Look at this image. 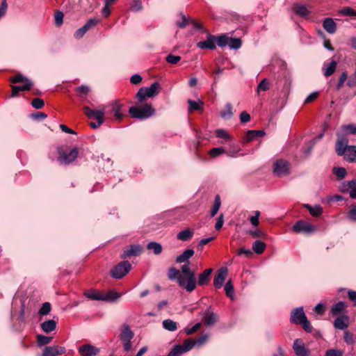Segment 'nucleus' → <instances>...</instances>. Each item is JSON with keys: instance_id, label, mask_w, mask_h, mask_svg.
Segmentation results:
<instances>
[{"instance_id": "obj_1", "label": "nucleus", "mask_w": 356, "mask_h": 356, "mask_svg": "<svg viewBox=\"0 0 356 356\" xmlns=\"http://www.w3.org/2000/svg\"><path fill=\"white\" fill-rule=\"evenodd\" d=\"M129 113L134 118L144 120L152 116L154 113V109L150 104H145L143 106L130 107Z\"/></svg>"}, {"instance_id": "obj_2", "label": "nucleus", "mask_w": 356, "mask_h": 356, "mask_svg": "<svg viewBox=\"0 0 356 356\" xmlns=\"http://www.w3.org/2000/svg\"><path fill=\"white\" fill-rule=\"evenodd\" d=\"M291 321L296 324H300L307 332L312 331V327L307 320L303 311V307H298L293 309L291 314Z\"/></svg>"}, {"instance_id": "obj_3", "label": "nucleus", "mask_w": 356, "mask_h": 356, "mask_svg": "<svg viewBox=\"0 0 356 356\" xmlns=\"http://www.w3.org/2000/svg\"><path fill=\"white\" fill-rule=\"evenodd\" d=\"M10 81L13 83H22V86H13L11 97H16L19 92L29 90L33 86L32 81L22 74H17L10 79Z\"/></svg>"}, {"instance_id": "obj_4", "label": "nucleus", "mask_w": 356, "mask_h": 356, "mask_svg": "<svg viewBox=\"0 0 356 356\" xmlns=\"http://www.w3.org/2000/svg\"><path fill=\"white\" fill-rule=\"evenodd\" d=\"M134 337V332L127 324H124L120 328V339L122 341L123 349L125 352H129L133 348L131 339Z\"/></svg>"}, {"instance_id": "obj_5", "label": "nucleus", "mask_w": 356, "mask_h": 356, "mask_svg": "<svg viewBox=\"0 0 356 356\" xmlns=\"http://www.w3.org/2000/svg\"><path fill=\"white\" fill-rule=\"evenodd\" d=\"M83 111L85 115L90 119H95L99 121H104V115L108 114L107 106L101 105L97 110L91 109L88 106H83Z\"/></svg>"}, {"instance_id": "obj_6", "label": "nucleus", "mask_w": 356, "mask_h": 356, "mask_svg": "<svg viewBox=\"0 0 356 356\" xmlns=\"http://www.w3.org/2000/svg\"><path fill=\"white\" fill-rule=\"evenodd\" d=\"M131 269V264L128 261L118 263L111 270V275L115 279H122Z\"/></svg>"}, {"instance_id": "obj_7", "label": "nucleus", "mask_w": 356, "mask_h": 356, "mask_svg": "<svg viewBox=\"0 0 356 356\" xmlns=\"http://www.w3.org/2000/svg\"><path fill=\"white\" fill-rule=\"evenodd\" d=\"M337 140L335 145V152L338 156H343L348 149V139L346 136L337 131Z\"/></svg>"}, {"instance_id": "obj_8", "label": "nucleus", "mask_w": 356, "mask_h": 356, "mask_svg": "<svg viewBox=\"0 0 356 356\" xmlns=\"http://www.w3.org/2000/svg\"><path fill=\"white\" fill-rule=\"evenodd\" d=\"M181 270L182 275H186L188 278V283L186 286V291L189 292L193 291L195 288V278L194 273L191 271L189 268V264L186 263L184 264L181 266Z\"/></svg>"}, {"instance_id": "obj_9", "label": "nucleus", "mask_w": 356, "mask_h": 356, "mask_svg": "<svg viewBox=\"0 0 356 356\" xmlns=\"http://www.w3.org/2000/svg\"><path fill=\"white\" fill-rule=\"evenodd\" d=\"M79 150L77 147H73L68 153L58 150V161L61 163L69 164L74 161L78 156Z\"/></svg>"}, {"instance_id": "obj_10", "label": "nucleus", "mask_w": 356, "mask_h": 356, "mask_svg": "<svg viewBox=\"0 0 356 356\" xmlns=\"http://www.w3.org/2000/svg\"><path fill=\"white\" fill-rule=\"evenodd\" d=\"M273 172L278 177H282L289 175V162L283 159L277 160L274 163Z\"/></svg>"}, {"instance_id": "obj_11", "label": "nucleus", "mask_w": 356, "mask_h": 356, "mask_svg": "<svg viewBox=\"0 0 356 356\" xmlns=\"http://www.w3.org/2000/svg\"><path fill=\"white\" fill-rule=\"evenodd\" d=\"M143 247L138 244L131 245L124 248L122 253L120 255L121 259H127L131 257H136L141 254Z\"/></svg>"}, {"instance_id": "obj_12", "label": "nucleus", "mask_w": 356, "mask_h": 356, "mask_svg": "<svg viewBox=\"0 0 356 356\" xmlns=\"http://www.w3.org/2000/svg\"><path fill=\"white\" fill-rule=\"evenodd\" d=\"M179 19L176 20V25L181 28L184 29L186 26L188 24H192L193 28L195 29H200V25L197 22L191 19L189 17H187L186 15H184L183 13H180L179 15Z\"/></svg>"}, {"instance_id": "obj_13", "label": "nucleus", "mask_w": 356, "mask_h": 356, "mask_svg": "<svg viewBox=\"0 0 356 356\" xmlns=\"http://www.w3.org/2000/svg\"><path fill=\"white\" fill-rule=\"evenodd\" d=\"M293 349L296 356H309L310 351L305 347V343L300 339H296L293 344Z\"/></svg>"}, {"instance_id": "obj_14", "label": "nucleus", "mask_w": 356, "mask_h": 356, "mask_svg": "<svg viewBox=\"0 0 356 356\" xmlns=\"http://www.w3.org/2000/svg\"><path fill=\"white\" fill-rule=\"evenodd\" d=\"M66 349L64 346H46L42 353V356H59L65 353Z\"/></svg>"}, {"instance_id": "obj_15", "label": "nucleus", "mask_w": 356, "mask_h": 356, "mask_svg": "<svg viewBox=\"0 0 356 356\" xmlns=\"http://www.w3.org/2000/svg\"><path fill=\"white\" fill-rule=\"evenodd\" d=\"M78 350L81 356H97L99 353V348L89 343L81 346Z\"/></svg>"}, {"instance_id": "obj_16", "label": "nucleus", "mask_w": 356, "mask_h": 356, "mask_svg": "<svg viewBox=\"0 0 356 356\" xmlns=\"http://www.w3.org/2000/svg\"><path fill=\"white\" fill-rule=\"evenodd\" d=\"M293 230L298 233L304 232L308 234L314 232L315 227L307 222L299 220L293 226Z\"/></svg>"}, {"instance_id": "obj_17", "label": "nucleus", "mask_w": 356, "mask_h": 356, "mask_svg": "<svg viewBox=\"0 0 356 356\" xmlns=\"http://www.w3.org/2000/svg\"><path fill=\"white\" fill-rule=\"evenodd\" d=\"M227 275V269L226 268H220L214 277L213 285L216 289H220Z\"/></svg>"}, {"instance_id": "obj_18", "label": "nucleus", "mask_w": 356, "mask_h": 356, "mask_svg": "<svg viewBox=\"0 0 356 356\" xmlns=\"http://www.w3.org/2000/svg\"><path fill=\"white\" fill-rule=\"evenodd\" d=\"M107 111L108 113H113L114 116L118 120H121L123 118V114L120 113L122 105L118 102H112L107 106Z\"/></svg>"}, {"instance_id": "obj_19", "label": "nucleus", "mask_w": 356, "mask_h": 356, "mask_svg": "<svg viewBox=\"0 0 356 356\" xmlns=\"http://www.w3.org/2000/svg\"><path fill=\"white\" fill-rule=\"evenodd\" d=\"M206 325L211 326L214 325L218 321L217 315L209 308L207 309L202 318Z\"/></svg>"}, {"instance_id": "obj_20", "label": "nucleus", "mask_w": 356, "mask_h": 356, "mask_svg": "<svg viewBox=\"0 0 356 356\" xmlns=\"http://www.w3.org/2000/svg\"><path fill=\"white\" fill-rule=\"evenodd\" d=\"M234 115V108L231 103L227 102L220 112V116L225 120L231 119Z\"/></svg>"}, {"instance_id": "obj_21", "label": "nucleus", "mask_w": 356, "mask_h": 356, "mask_svg": "<svg viewBox=\"0 0 356 356\" xmlns=\"http://www.w3.org/2000/svg\"><path fill=\"white\" fill-rule=\"evenodd\" d=\"M349 317L348 316H341L335 319L334 326L339 330H344L348 327Z\"/></svg>"}, {"instance_id": "obj_22", "label": "nucleus", "mask_w": 356, "mask_h": 356, "mask_svg": "<svg viewBox=\"0 0 356 356\" xmlns=\"http://www.w3.org/2000/svg\"><path fill=\"white\" fill-rule=\"evenodd\" d=\"M323 29L330 34H333L337 30V24L332 18H325L323 22Z\"/></svg>"}, {"instance_id": "obj_23", "label": "nucleus", "mask_w": 356, "mask_h": 356, "mask_svg": "<svg viewBox=\"0 0 356 356\" xmlns=\"http://www.w3.org/2000/svg\"><path fill=\"white\" fill-rule=\"evenodd\" d=\"M344 159L350 163L356 162V145H350L346 153L343 154Z\"/></svg>"}, {"instance_id": "obj_24", "label": "nucleus", "mask_w": 356, "mask_h": 356, "mask_svg": "<svg viewBox=\"0 0 356 356\" xmlns=\"http://www.w3.org/2000/svg\"><path fill=\"white\" fill-rule=\"evenodd\" d=\"M337 63L335 60H332L329 63H324L323 66V74L327 77L331 76L336 70Z\"/></svg>"}, {"instance_id": "obj_25", "label": "nucleus", "mask_w": 356, "mask_h": 356, "mask_svg": "<svg viewBox=\"0 0 356 356\" xmlns=\"http://www.w3.org/2000/svg\"><path fill=\"white\" fill-rule=\"evenodd\" d=\"M294 12L300 17H307L310 11L305 5L295 3L293 7Z\"/></svg>"}, {"instance_id": "obj_26", "label": "nucleus", "mask_w": 356, "mask_h": 356, "mask_svg": "<svg viewBox=\"0 0 356 356\" xmlns=\"http://www.w3.org/2000/svg\"><path fill=\"white\" fill-rule=\"evenodd\" d=\"M159 84L157 82L153 83L149 88L143 87L146 92V96L148 97H152L157 95L159 92Z\"/></svg>"}, {"instance_id": "obj_27", "label": "nucleus", "mask_w": 356, "mask_h": 356, "mask_svg": "<svg viewBox=\"0 0 356 356\" xmlns=\"http://www.w3.org/2000/svg\"><path fill=\"white\" fill-rule=\"evenodd\" d=\"M200 343V338L197 339H188L185 340L182 345H181L183 350L186 353L193 348L196 343Z\"/></svg>"}, {"instance_id": "obj_28", "label": "nucleus", "mask_w": 356, "mask_h": 356, "mask_svg": "<svg viewBox=\"0 0 356 356\" xmlns=\"http://www.w3.org/2000/svg\"><path fill=\"white\" fill-rule=\"evenodd\" d=\"M347 136L348 134L356 135V124H344L341 127V129L339 131Z\"/></svg>"}, {"instance_id": "obj_29", "label": "nucleus", "mask_w": 356, "mask_h": 356, "mask_svg": "<svg viewBox=\"0 0 356 356\" xmlns=\"http://www.w3.org/2000/svg\"><path fill=\"white\" fill-rule=\"evenodd\" d=\"M41 329L46 333H49L56 327V323L54 320H48L40 325Z\"/></svg>"}, {"instance_id": "obj_30", "label": "nucleus", "mask_w": 356, "mask_h": 356, "mask_svg": "<svg viewBox=\"0 0 356 356\" xmlns=\"http://www.w3.org/2000/svg\"><path fill=\"white\" fill-rule=\"evenodd\" d=\"M194 254V251L191 249L185 250L182 254L176 258L177 263L188 262V259Z\"/></svg>"}, {"instance_id": "obj_31", "label": "nucleus", "mask_w": 356, "mask_h": 356, "mask_svg": "<svg viewBox=\"0 0 356 356\" xmlns=\"http://www.w3.org/2000/svg\"><path fill=\"white\" fill-rule=\"evenodd\" d=\"M265 135V132L264 131H257V130H250L247 132L246 136L245 138V140L247 143H249L257 137H261Z\"/></svg>"}, {"instance_id": "obj_32", "label": "nucleus", "mask_w": 356, "mask_h": 356, "mask_svg": "<svg viewBox=\"0 0 356 356\" xmlns=\"http://www.w3.org/2000/svg\"><path fill=\"white\" fill-rule=\"evenodd\" d=\"M121 297V294L114 290L108 291L106 293L103 294V301L113 302Z\"/></svg>"}, {"instance_id": "obj_33", "label": "nucleus", "mask_w": 356, "mask_h": 356, "mask_svg": "<svg viewBox=\"0 0 356 356\" xmlns=\"http://www.w3.org/2000/svg\"><path fill=\"white\" fill-rule=\"evenodd\" d=\"M208 38L207 40L202 42V49L207 48L214 49L216 48V38L207 33Z\"/></svg>"}, {"instance_id": "obj_34", "label": "nucleus", "mask_w": 356, "mask_h": 356, "mask_svg": "<svg viewBox=\"0 0 356 356\" xmlns=\"http://www.w3.org/2000/svg\"><path fill=\"white\" fill-rule=\"evenodd\" d=\"M84 295L89 299L95 300H102L103 293L95 290H89L84 293Z\"/></svg>"}, {"instance_id": "obj_35", "label": "nucleus", "mask_w": 356, "mask_h": 356, "mask_svg": "<svg viewBox=\"0 0 356 356\" xmlns=\"http://www.w3.org/2000/svg\"><path fill=\"white\" fill-rule=\"evenodd\" d=\"M77 92V95L81 100H84L87 96V95L90 92V89L89 86L86 85H82L75 89Z\"/></svg>"}, {"instance_id": "obj_36", "label": "nucleus", "mask_w": 356, "mask_h": 356, "mask_svg": "<svg viewBox=\"0 0 356 356\" xmlns=\"http://www.w3.org/2000/svg\"><path fill=\"white\" fill-rule=\"evenodd\" d=\"M305 207L307 209L312 216L315 217L319 216L323 212V209L320 205L312 207L309 204H305Z\"/></svg>"}, {"instance_id": "obj_37", "label": "nucleus", "mask_w": 356, "mask_h": 356, "mask_svg": "<svg viewBox=\"0 0 356 356\" xmlns=\"http://www.w3.org/2000/svg\"><path fill=\"white\" fill-rule=\"evenodd\" d=\"M147 248L149 250H152L155 254H159L162 252V246L157 242H150L147 245Z\"/></svg>"}, {"instance_id": "obj_38", "label": "nucleus", "mask_w": 356, "mask_h": 356, "mask_svg": "<svg viewBox=\"0 0 356 356\" xmlns=\"http://www.w3.org/2000/svg\"><path fill=\"white\" fill-rule=\"evenodd\" d=\"M193 234V233L191 229H187L178 233L177 238L179 240L186 241L192 238Z\"/></svg>"}, {"instance_id": "obj_39", "label": "nucleus", "mask_w": 356, "mask_h": 356, "mask_svg": "<svg viewBox=\"0 0 356 356\" xmlns=\"http://www.w3.org/2000/svg\"><path fill=\"white\" fill-rule=\"evenodd\" d=\"M163 327L170 332L175 331L177 329V323L171 319L164 320L162 323Z\"/></svg>"}, {"instance_id": "obj_40", "label": "nucleus", "mask_w": 356, "mask_h": 356, "mask_svg": "<svg viewBox=\"0 0 356 356\" xmlns=\"http://www.w3.org/2000/svg\"><path fill=\"white\" fill-rule=\"evenodd\" d=\"M266 248V244L261 241L257 240L252 244V250L257 254H261Z\"/></svg>"}, {"instance_id": "obj_41", "label": "nucleus", "mask_w": 356, "mask_h": 356, "mask_svg": "<svg viewBox=\"0 0 356 356\" xmlns=\"http://www.w3.org/2000/svg\"><path fill=\"white\" fill-rule=\"evenodd\" d=\"M346 304L343 302H339L338 303L333 305L331 312L333 315H338L341 314L345 309Z\"/></svg>"}, {"instance_id": "obj_42", "label": "nucleus", "mask_w": 356, "mask_h": 356, "mask_svg": "<svg viewBox=\"0 0 356 356\" xmlns=\"http://www.w3.org/2000/svg\"><path fill=\"white\" fill-rule=\"evenodd\" d=\"M270 88V82L267 79H264L258 84L257 88V94H259L261 91H267Z\"/></svg>"}, {"instance_id": "obj_43", "label": "nucleus", "mask_w": 356, "mask_h": 356, "mask_svg": "<svg viewBox=\"0 0 356 356\" xmlns=\"http://www.w3.org/2000/svg\"><path fill=\"white\" fill-rule=\"evenodd\" d=\"M227 45L232 49H238L241 46V40L239 38H232L229 37Z\"/></svg>"}, {"instance_id": "obj_44", "label": "nucleus", "mask_w": 356, "mask_h": 356, "mask_svg": "<svg viewBox=\"0 0 356 356\" xmlns=\"http://www.w3.org/2000/svg\"><path fill=\"white\" fill-rule=\"evenodd\" d=\"M216 135L218 138H222L223 140L221 142L222 143L225 141H228L231 140V136L227 134V132L222 129H217L216 131Z\"/></svg>"}, {"instance_id": "obj_45", "label": "nucleus", "mask_w": 356, "mask_h": 356, "mask_svg": "<svg viewBox=\"0 0 356 356\" xmlns=\"http://www.w3.org/2000/svg\"><path fill=\"white\" fill-rule=\"evenodd\" d=\"M221 205L220 197L219 195H216L215 197V201L213 208L211 211V216L213 217L218 211Z\"/></svg>"}, {"instance_id": "obj_46", "label": "nucleus", "mask_w": 356, "mask_h": 356, "mask_svg": "<svg viewBox=\"0 0 356 356\" xmlns=\"http://www.w3.org/2000/svg\"><path fill=\"white\" fill-rule=\"evenodd\" d=\"M185 353L180 344L175 345L167 356H181Z\"/></svg>"}, {"instance_id": "obj_47", "label": "nucleus", "mask_w": 356, "mask_h": 356, "mask_svg": "<svg viewBox=\"0 0 356 356\" xmlns=\"http://www.w3.org/2000/svg\"><path fill=\"white\" fill-rule=\"evenodd\" d=\"M185 353L180 344L175 345L167 356H181Z\"/></svg>"}, {"instance_id": "obj_48", "label": "nucleus", "mask_w": 356, "mask_h": 356, "mask_svg": "<svg viewBox=\"0 0 356 356\" xmlns=\"http://www.w3.org/2000/svg\"><path fill=\"white\" fill-rule=\"evenodd\" d=\"M52 340V337L44 336L42 334H38L37 336V341L39 346H44L49 343Z\"/></svg>"}, {"instance_id": "obj_49", "label": "nucleus", "mask_w": 356, "mask_h": 356, "mask_svg": "<svg viewBox=\"0 0 356 356\" xmlns=\"http://www.w3.org/2000/svg\"><path fill=\"white\" fill-rule=\"evenodd\" d=\"M224 289L225 291L226 295L231 299H233L234 296V290L231 281H229L225 284Z\"/></svg>"}, {"instance_id": "obj_50", "label": "nucleus", "mask_w": 356, "mask_h": 356, "mask_svg": "<svg viewBox=\"0 0 356 356\" xmlns=\"http://www.w3.org/2000/svg\"><path fill=\"white\" fill-rule=\"evenodd\" d=\"M216 43L220 47H224L227 45L229 37L225 35H220L216 38Z\"/></svg>"}, {"instance_id": "obj_51", "label": "nucleus", "mask_w": 356, "mask_h": 356, "mask_svg": "<svg viewBox=\"0 0 356 356\" xmlns=\"http://www.w3.org/2000/svg\"><path fill=\"white\" fill-rule=\"evenodd\" d=\"M51 308V304L48 302H46L42 304L38 313L41 316L47 315L50 312Z\"/></svg>"}, {"instance_id": "obj_52", "label": "nucleus", "mask_w": 356, "mask_h": 356, "mask_svg": "<svg viewBox=\"0 0 356 356\" xmlns=\"http://www.w3.org/2000/svg\"><path fill=\"white\" fill-rule=\"evenodd\" d=\"M333 172L336 175V176L341 179H343L347 174L346 170L344 168H334Z\"/></svg>"}, {"instance_id": "obj_53", "label": "nucleus", "mask_w": 356, "mask_h": 356, "mask_svg": "<svg viewBox=\"0 0 356 356\" xmlns=\"http://www.w3.org/2000/svg\"><path fill=\"white\" fill-rule=\"evenodd\" d=\"M54 19L56 25L60 26L63 22V13L59 10L56 11Z\"/></svg>"}, {"instance_id": "obj_54", "label": "nucleus", "mask_w": 356, "mask_h": 356, "mask_svg": "<svg viewBox=\"0 0 356 356\" xmlns=\"http://www.w3.org/2000/svg\"><path fill=\"white\" fill-rule=\"evenodd\" d=\"M212 271V268H208L202 273V285L206 284L208 282L209 277Z\"/></svg>"}, {"instance_id": "obj_55", "label": "nucleus", "mask_w": 356, "mask_h": 356, "mask_svg": "<svg viewBox=\"0 0 356 356\" xmlns=\"http://www.w3.org/2000/svg\"><path fill=\"white\" fill-rule=\"evenodd\" d=\"M199 329H200V322L195 323L191 327L189 326L185 327L184 331L187 334H192L193 333L197 331Z\"/></svg>"}, {"instance_id": "obj_56", "label": "nucleus", "mask_w": 356, "mask_h": 356, "mask_svg": "<svg viewBox=\"0 0 356 356\" xmlns=\"http://www.w3.org/2000/svg\"><path fill=\"white\" fill-rule=\"evenodd\" d=\"M99 22L100 20L96 18L90 19L83 26L88 31L92 27L95 26Z\"/></svg>"}, {"instance_id": "obj_57", "label": "nucleus", "mask_w": 356, "mask_h": 356, "mask_svg": "<svg viewBox=\"0 0 356 356\" xmlns=\"http://www.w3.org/2000/svg\"><path fill=\"white\" fill-rule=\"evenodd\" d=\"M113 1H106L105 6L102 8V14L104 17H107L111 14V6Z\"/></svg>"}, {"instance_id": "obj_58", "label": "nucleus", "mask_w": 356, "mask_h": 356, "mask_svg": "<svg viewBox=\"0 0 356 356\" xmlns=\"http://www.w3.org/2000/svg\"><path fill=\"white\" fill-rule=\"evenodd\" d=\"M180 272L175 268H170L168 271V277L170 280H175L178 278Z\"/></svg>"}, {"instance_id": "obj_59", "label": "nucleus", "mask_w": 356, "mask_h": 356, "mask_svg": "<svg viewBox=\"0 0 356 356\" xmlns=\"http://www.w3.org/2000/svg\"><path fill=\"white\" fill-rule=\"evenodd\" d=\"M177 280L179 286L186 289V286L188 283V278L186 275L180 273Z\"/></svg>"}, {"instance_id": "obj_60", "label": "nucleus", "mask_w": 356, "mask_h": 356, "mask_svg": "<svg viewBox=\"0 0 356 356\" xmlns=\"http://www.w3.org/2000/svg\"><path fill=\"white\" fill-rule=\"evenodd\" d=\"M225 152V149L223 147H215L210 150L209 154L213 156H219Z\"/></svg>"}, {"instance_id": "obj_61", "label": "nucleus", "mask_w": 356, "mask_h": 356, "mask_svg": "<svg viewBox=\"0 0 356 356\" xmlns=\"http://www.w3.org/2000/svg\"><path fill=\"white\" fill-rule=\"evenodd\" d=\"M254 213V216H251L250 218V221L252 225L257 226L259 223V219L261 213L259 211H255Z\"/></svg>"}, {"instance_id": "obj_62", "label": "nucleus", "mask_w": 356, "mask_h": 356, "mask_svg": "<svg viewBox=\"0 0 356 356\" xmlns=\"http://www.w3.org/2000/svg\"><path fill=\"white\" fill-rule=\"evenodd\" d=\"M44 104V101L40 98H35V99H33V101L31 102L32 106L36 109L42 108L43 107Z\"/></svg>"}, {"instance_id": "obj_63", "label": "nucleus", "mask_w": 356, "mask_h": 356, "mask_svg": "<svg viewBox=\"0 0 356 356\" xmlns=\"http://www.w3.org/2000/svg\"><path fill=\"white\" fill-rule=\"evenodd\" d=\"M87 31L88 30L83 26L74 32V37L76 39H80L86 34Z\"/></svg>"}, {"instance_id": "obj_64", "label": "nucleus", "mask_w": 356, "mask_h": 356, "mask_svg": "<svg viewBox=\"0 0 356 356\" xmlns=\"http://www.w3.org/2000/svg\"><path fill=\"white\" fill-rule=\"evenodd\" d=\"M348 218L349 220L356 221V207L353 206L348 213Z\"/></svg>"}]
</instances>
